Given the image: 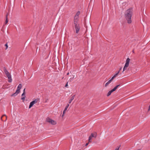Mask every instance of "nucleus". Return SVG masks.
<instances>
[{
  "mask_svg": "<svg viewBox=\"0 0 150 150\" xmlns=\"http://www.w3.org/2000/svg\"><path fill=\"white\" fill-rule=\"evenodd\" d=\"M132 52H133L134 53V50H133V51H132Z\"/></svg>",
  "mask_w": 150,
  "mask_h": 150,
  "instance_id": "32",
  "label": "nucleus"
},
{
  "mask_svg": "<svg viewBox=\"0 0 150 150\" xmlns=\"http://www.w3.org/2000/svg\"><path fill=\"white\" fill-rule=\"evenodd\" d=\"M25 96H24L22 97L21 99L23 100V101H24V100H25Z\"/></svg>",
  "mask_w": 150,
  "mask_h": 150,
  "instance_id": "20",
  "label": "nucleus"
},
{
  "mask_svg": "<svg viewBox=\"0 0 150 150\" xmlns=\"http://www.w3.org/2000/svg\"><path fill=\"white\" fill-rule=\"evenodd\" d=\"M120 86V85L116 86L112 90V91L113 92L115 91L116 90V89L119 86Z\"/></svg>",
  "mask_w": 150,
  "mask_h": 150,
  "instance_id": "13",
  "label": "nucleus"
},
{
  "mask_svg": "<svg viewBox=\"0 0 150 150\" xmlns=\"http://www.w3.org/2000/svg\"><path fill=\"white\" fill-rule=\"evenodd\" d=\"M132 73H135V71H134V72L132 71Z\"/></svg>",
  "mask_w": 150,
  "mask_h": 150,
  "instance_id": "30",
  "label": "nucleus"
},
{
  "mask_svg": "<svg viewBox=\"0 0 150 150\" xmlns=\"http://www.w3.org/2000/svg\"><path fill=\"white\" fill-rule=\"evenodd\" d=\"M92 137L90 136L89 137L88 142V143L91 142Z\"/></svg>",
  "mask_w": 150,
  "mask_h": 150,
  "instance_id": "17",
  "label": "nucleus"
},
{
  "mask_svg": "<svg viewBox=\"0 0 150 150\" xmlns=\"http://www.w3.org/2000/svg\"><path fill=\"white\" fill-rule=\"evenodd\" d=\"M68 86V83H67V84H66V85H65V87H67Z\"/></svg>",
  "mask_w": 150,
  "mask_h": 150,
  "instance_id": "24",
  "label": "nucleus"
},
{
  "mask_svg": "<svg viewBox=\"0 0 150 150\" xmlns=\"http://www.w3.org/2000/svg\"><path fill=\"white\" fill-rule=\"evenodd\" d=\"M130 60V59L129 58L127 59L125 63L123 68L122 72H123L124 71L127 70V67L129 66Z\"/></svg>",
  "mask_w": 150,
  "mask_h": 150,
  "instance_id": "2",
  "label": "nucleus"
},
{
  "mask_svg": "<svg viewBox=\"0 0 150 150\" xmlns=\"http://www.w3.org/2000/svg\"><path fill=\"white\" fill-rule=\"evenodd\" d=\"M74 77L71 78L70 79V81H71L73 79Z\"/></svg>",
  "mask_w": 150,
  "mask_h": 150,
  "instance_id": "23",
  "label": "nucleus"
},
{
  "mask_svg": "<svg viewBox=\"0 0 150 150\" xmlns=\"http://www.w3.org/2000/svg\"><path fill=\"white\" fill-rule=\"evenodd\" d=\"M22 87V86L21 84H20L18 85L17 89L16 91V92L15 93L12 94L11 95V96H15L17 95V94L20 92V90L21 88Z\"/></svg>",
  "mask_w": 150,
  "mask_h": 150,
  "instance_id": "4",
  "label": "nucleus"
},
{
  "mask_svg": "<svg viewBox=\"0 0 150 150\" xmlns=\"http://www.w3.org/2000/svg\"><path fill=\"white\" fill-rule=\"evenodd\" d=\"M89 143H88H88H86V146H88V144Z\"/></svg>",
  "mask_w": 150,
  "mask_h": 150,
  "instance_id": "26",
  "label": "nucleus"
},
{
  "mask_svg": "<svg viewBox=\"0 0 150 150\" xmlns=\"http://www.w3.org/2000/svg\"><path fill=\"white\" fill-rule=\"evenodd\" d=\"M150 110V105H149V109H148V111H149Z\"/></svg>",
  "mask_w": 150,
  "mask_h": 150,
  "instance_id": "25",
  "label": "nucleus"
},
{
  "mask_svg": "<svg viewBox=\"0 0 150 150\" xmlns=\"http://www.w3.org/2000/svg\"><path fill=\"white\" fill-rule=\"evenodd\" d=\"M39 100L38 99H36L31 102L29 106V108H30L35 103H37Z\"/></svg>",
  "mask_w": 150,
  "mask_h": 150,
  "instance_id": "7",
  "label": "nucleus"
},
{
  "mask_svg": "<svg viewBox=\"0 0 150 150\" xmlns=\"http://www.w3.org/2000/svg\"><path fill=\"white\" fill-rule=\"evenodd\" d=\"M46 122L49 123L50 124H51L52 125H55L57 124V122L56 121L53 120L51 118H50L49 117H47L46 119Z\"/></svg>",
  "mask_w": 150,
  "mask_h": 150,
  "instance_id": "5",
  "label": "nucleus"
},
{
  "mask_svg": "<svg viewBox=\"0 0 150 150\" xmlns=\"http://www.w3.org/2000/svg\"><path fill=\"white\" fill-rule=\"evenodd\" d=\"M4 72L6 76V77L8 79V81L10 83H11L12 81V79H11V76L10 74L6 69L4 70Z\"/></svg>",
  "mask_w": 150,
  "mask_h": 150,
  "instance_id": "3",
  "label": "nucleus"
},
{
  "mask_svg": "<svg viewBox=\"0 0 150 150\" xmlns=\"http://www.w3.org/2000/svg\"><path fill=\"white\" fill-rule=\"evenodd\" d=\"M113 79H114L112 77V78L108 82H107L105 83V86H107L113 80Z\"/></svg>",
  "mask_w": 150,
  "mask_h": 150,
  "instance_id": "9",
  "label": "nucleus"
},
{
  "mask_svg": "<svg viewBox=\"0 0 150 150\" xmlns=\"http://www.w3.org/2000/svg\"><path fill=\"white\" fill-rule=\"evenodd\" d=\"M74 97H75L74 95L72 96L71 97V99L69 101V103H71L72 101L74 99Z\"/></svg>",
  "mask_w": 150,
  "mask_h": 150,
  "instance_id": "11",
  "label": "nucleus"
},
{
  "mask_svg": "<svg viewBox=\"0 0 150 150\" xmlns=\"http://www.w3.org/2000/svg\"><path fill=\"white\" fill-rule=\"evenodd\" d=\"M136 71H137V69H136Z\"/></svg>",
  "mask_w": 150,
  "mask_h": 150,
  "instance_id": "33",
  "label": "nucleus"
},
{
  "mask_svg": "<svg viewBox=\"0 0 150 150\" xmlns=\"http://www.w3.org/2000/svg\"><path fill=\"white\" fill-rule=\"evenodd\" d=\"M5 46L6 47V48H5V50H7L8 48V45L7 44V43L5 44Z\"/></svg>",
  "mask_w": 150,
  "mask_h": 150,
  "instance_id": "19",
  "label": "nucleus"
},
{
  "mask_svg": "<svg viewBox=\"0 0 150 150\" xmlns=\"http://www.w3.org/2000/svg\"><path fill=\"white\" fill-rule=\"evenodd\" d=\"M113 91H112V90L110 91H109L108 92V93L107 94V96H110L111 93L113 92Z\"/></svg>",
  "mask_w": 150,
  "mask_h": 150,
  "instance_id": "14",
  "label": "nucleus"
},
{
  "mask_svg": "<svg viewBox=\"0 0 150 150\" xmlns=\"http://www.w3.org/2000/svg\"><path fill=\"white\" fill-rule=\"evenodd\" d=\"M69 72L67 74V75H69Z\"/></svg>",
  "mask_w": 150,
  "mask_h": 150,
  "instance_id": "29",
  "label": "nucleus"
},
{
  "mask_svg": "<svg viewBox=\"0 0 150 150\" xmlns=\"http://www.w3.org/2000/svg\"><path fill=\"white\" fill-rule=\"evenodd\" d=\"M69 106V104H68L66 106V107L65 108L64 110L63 111V114H64L65 113L67 109Z\"/></svg>",
  "mask_w": 150,
  "mask_h": 150,
  "instance_id": "12",
  "label": "nucleus"
},
{
  "mask_svg": "<svg viewBox=\"0 0 150 150\" xmlns=\"http://www.w3.org/2000/svg\"><path fill=\"white\" fill-rule=\"evenodd\" d=\"M8 15V14H7L6 16V20L5 21V24H6L8 22V18H7Z\"/></svg>",
  "mask_w": 150,
  "mask_h": 150,
  "instance_id": "18",
  "label": "nucleus"
},
{
  "mask_svg": "<svg viewBox=\"0 0 150 150\" xmlns=\"http://www.w3.org/2000/svg\"><path fill=\"white\" fill-rule=\"evenodd\" d=\"M80 12L78 11L76 14L74 18V23H77L79 20V15L80 14Z\"/></svg>",
  "mask_w": 150,
  "mask_h": 150,
  "instance_id": "6",
  "label": "nucleus"
},
{
  "mask_svg": "<svg viewBox=\"0 0 150 150\" xmlns=\"http://www.w3.org/2000/svg\"><path fill=\"white\" fill-rule=\"evenodd\" d=\"M122 69V67H121V68H120V70H119V71H120V70H121V69Z\"/></svg>",
  "mask_w": 150,
  "mask_h": 150,
  "instance_id": "27",
  "label": "nucleus"
},
{
  "mask_svg": "<svg viewBox=\"0 0 150 150\" xmlns=\"http://www.w3.org/2000/svg\"><path fill=\"white\" fill-rule=\"evenodd\" d=\"M25 88L23 90V92H25Z\"/></svg>",
  "mask_w": 150,
  "mask_h": 150,
  "instance_id": "28",
  "label": "nucleus"
},
{
  "mask_svg": "<svg viewBox=\"0 0 150 150\" xmlns=\"http://www.w3.org/2000/svg\"><path fill=\"white\" fill-rule=\"evenodd\" d=\"M91 137H94L96 138L97 136V134L96 132H94L93 133H92L90 136Z\"/></svg>",
  "mask_w": 150,
  "mask_h": 150,
  "instance_id": "10",
  "label": "nucleus"
},
{
  "mask_svg": "<svg viewBox=\"0 0 150 150\" xmlns=\"http://www.w3.org/2000/svg\"><path fill=\"white\" fill-rule=\"evenodd\" d=\"M25 92H23V94L22 95V97H23L24 96H25Z\"/></svg>",
  "mask_w": 150,
  "mask_h": 150,
  "instance_id": "21",
  "label": "nucleus"
},
{
  "mask_svg": "<svg viewBox=\"0 0 150 150\" xmlns=\"http://www.w3.org/2000/svg\"><path fill=\"white\" fill-rule=\"evenodd\" d=\"M75 28L76 30V33H78L79 32V30H80V26L79 24L77 23H74Z\"/></svg>",
  "mask_w": 150,
  "mask_h": 150,
  "instance_id": "8",
  "label": "nucleus"
},
{
  "mask_svg": "<svg viewBox=\"0 0 150 150\" xmlns=\"http://www.w3.org/2000/svg\"><path fill=\"white\" fill-rule=\"evenodd\" d=\"M120 72V71H119L115 75L112 76V78L114 79L115 77H116V76L117 75L119 74Z\"/></svg>",
  "mask_w": 150,
  "mask_h": 150,
  "instance_id": "16",
  "label": "nucleus"
},
{
  "mask_svg": "<svg viewBox=\"0 0 150 150\" xmlns=\"http://www.w3.org/2000/svg\"><path fill=\"white\" fill-rule=\"evenodd\" d=\"M132 14V9L130 8L127 10L125 13V16L128 23H132L131 17Z\"/></svg>",
  "mask_w": 150,
  "mask_h": 150,
  "instance_id": "1",
  "label": "nucleus"
},
{
  "mask_svg": "<svg viewBox=\"0 0 150 150\" xmlns=\"http://www.w3.org/2000/svg\"><path fill=\"white\" fill-rule=\"evenodd\" d=\"M64 115V114H63V115H62V116H63Z\"/></svg>",
  "mask_w": 150,
  "mask_h": 150,
  "instance_id": "31",
  "label": "nucleus"
},
{
  "mask_svg": "<svg viewBox=\"0 0 150 150\" xmlns=\"http://www.w3.org/2000/svg\"><path fill=\"white\" fill-rule=\"evenodd\" d=\"M119 147H117L115 149V150H119Z\"/></svg>",
  "mask_w": 150,
  "mask_h": 150,
  "instance_id": "22",
  "label": "nucleus"
},
{
  "mask_svg": "<svg viewBox=\"0 0 150 150\" xmlns=\"http://www.w3.org/2000/svg\"><path fill=\"white\" fill-rule=\"evenodd\" d=\"M4 117H6V119H5V120H4V121H6V120H7V116H6V115H3L2 116V117L1 118V119H2V120H3V118H4Z\"/></svg>",
  "mask_w": 150,
  "mask_h": 150,
  "instance_id": "15",
  "label": "nucleus"
}]
</instances>
